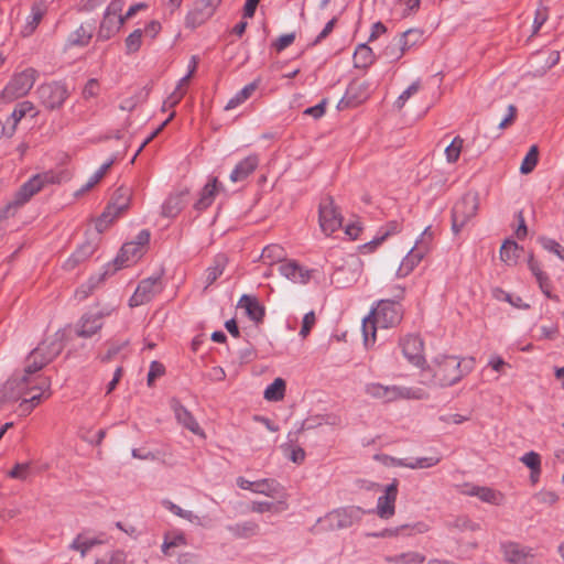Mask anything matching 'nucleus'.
<instances>
[{
    "mask_svg": "<svg viewBox=\"0 0 564 564\" xmlns=\"http://www.w3.org/2000/svg\"><path fill=\"white\" fill-rule=\"evenodd\" d=\"M279 271L281 275L294 283L306 284L311 279V270L293 260L281 263Z\"/></svg>",
    "mask_w": 564,
    "mask_h": 564,
    "instance_id": "22",
    "label": "nucleus"
},
{
    "mask_svg": "<svg viewBox=\"0 0 564 564\" xmlns=\"http://www.w3.org/2000/svg\"><path fill=\"white\" fill-rule=\"evenodd\" d=\"M519 245L516 241L507 240L500 248V259L508 265L517 263L519 258Z\"/></svg>",
    "mask_w": 564,
    "mask_h": 564,
    "instance_id": "40",
    "label": "nucleus"
},
{
    "mask_svg": "<svg viewBox=\"0 0 564 564\" xmlns=\"http://www.w3.org/2000/svg\"><path fill=\"white\" fill-rule=\"evenodd\" d=\"M123 7V0H111L106 7L97 31V41H108L121 30L124 24L122 19Z\"/></svg>",
    "mask_w": 564,
    "mask_h": 564,
    "instance_id": "3",
    "label": "nucleus"
},
{
    "mask_svg": "<svg viewBox=\"0 0 564 564\" xmlns=\"http://www.w3.org/2000/svg\"><path fill=\"white\" fill-rule=\"evenodd\" d=\"M503 557L512 564H523L529 557H532V549L522 546L516 542H506L501 544Z\"/></svg>",
    "mask_w": 564,
    "mask_h": 564,
    "instance_id": "25",
    "label": "nucleus"
},
{
    "mask_svg": "<svg viewBox=\"0 0 564 564\" xmlns=\"http://www.w3.org/2000/svg\"><path fill=\"white\" fill-rule=\"evenodd\" d=\"M432 240L433 232L431 231V226H427L415 240L414 247L402 259L398 269L399 276H406L413 271L427 252Z\"/></svg>",
    "mask_w": 564,
    "mask_h": 564,
    "instance_id": "8",
    "label": "nucleus"
},
{
    "mask_svg": "<svg viewBox=\"0 0 564 564\" xmlns=\"http://www.w3.org/2000/svg\"><path fill=\"white\" fill-rule=\"evenodd\" d=\"M260 82V78H257L253 82L243 86L227 101L225 110H232L241 104H243L247 99H249L251 95L254 93V90L259 87Z\"/></svg>",
    "mask_w": 564,
    "mask_h": 564,
    "instance_id": "34",
    "label": "nucleus"
},
{
    "mask_svg": "<svg viewBox=\"0 0 564 564\" xmlns=\"http://www.w3.org/2000/svg\"><path fill=\"white\" fill-rule=\"evenodd\" d=\"M163 373H164V367L158 361H152L150 365L149 372H148V384L152 386L155 378L162 376Z\"/></svg>",
    "mask_w": 564,
    "mask_h": 564,
    "instance_id": "63",
    "label": "nucleus"
},
{
    "mask_svg": "<svg viewBox=\"0 0 564 564\" xmlns=\"http://www.w3.org/2000/svg\"><path fill=\"white\" fill-rule=\"evenodd\" d=\"M285 382L282 378H276L264 390L263 397L268 401H280L284 398Z\"/></svg>",
    "mask_w": 564,
    "mask_h": 564,
    "instance_id": "42",
    "label": "nucleus"
},
{
    "mask_svg": "<svg viewBox=\"0 0 564 564\" xmlns=\"http://www.w3.org/2000/svg\"><path fill=\"white\" fill-rule=\"evenodd\" d=\"M397 496L398 485L394 480L386 486L383 495L377 500L376 512L381 519H390L395 513Z\"/></svg>",
    "mask_w": 564,
    "mask_h": 564,
    "instance_id": "18",
    "label": "nucleus"
},
{
    "mask_svg": "<svg viewBox=\"0 0 564 564\" xmlns=\"http://www.w3.org/2000/svg\"><path fill=\"white\" fill-rule=\"evenodd\" d=\"M365 391L372 398L381 399L386 402L395 400V386H383L381 383L371 382L366 384Z\"/></svg>",
    "mask_w": 564,
    "mask_h": 564,
    "instance_id": "35",
    "label": "nucleus"
},
{
    "mask_svg": "<svg viewBox=\"0 0 564 564\" xmlns=\"http://www.w3.org/2000/svg\"><path fill=\"white\" fill-rule=\"evenodd\" d=\"M36 79V70L26 68L15 74L2 90V98L12 101L25 96L33 87Z\"/></svg>",
    "mask_w": 564,
    "mask_h": 564,
    "instance_id": "9",
    "label": "nucleus"
},
{
    "mask_svg": "<svg viewBox=\"0 0 564 564\" xmlns=\"http://www.w3.org/2000/svg\"><path fill=\"white\" fill-rule=\"evenodd\" d=\"M479 207L477 193L464 194L452 209V230L458 235L463 228L474 218Z\"/></svg>",
    "mask_w": 564,
    "mask_h": 564,
    "instance_id": "4",
    "label": "nucleus"
},
{
    "mask_svg": "<svg viewBox=\"0 0 564 564\" xmlns=\"http://www.w3.org/2000/svg\"><path fill=\"white\" fill-rule=\"evenodd\" d=\"M438 456L411 458V469L431 468L440 463Z\"/></svg>",
    "mask_w": 564,
    "mask_h": 564,
    "instance_id": "51",
    "label": "nucleus"
},
{
    "mask_svg": "<svg viewBox=\"0 0 564 564\" xmlns=\"http://www.w3.org/2000/svg\"><path fill=\"white\" fill-rule=\"evenodd\" d=\"M294 33L283 34L272 44V46L275 48L276 52H282L288 46H290L294 42Z\"/></svg>",
    "mask_w": 564,
    "mask_h": 564,
    "instance_id": "61",
    "label": "nucleus"
},
{
    "mask_svg": "<svg viewBox=\"0 0 564 564\" xmlns=\"http://www.w3.org/2000/svg\"><path fill=\"white\" fill-rule=\"evenodd\" d=\"M318 221L321 230L326 236H330L341 227L343 217L338 213L333 197L325 196L322 198L318 207Z\"/></svg>",
    "mask_w": 564,
    "mask_h": 564,
    "instance_id": "13",
    "label": "nucleus"
},
{
    "mask_svg": "<svg viewBox=\"0 0 564 564\" xmlns=\"http://www.w3.org/2000/svg\"><path fill=\"white\" fill-rule=\"evenodd\" d=\"M474 367L473 357L459 359L457 356H437L422 370L420 382L427 387H452L471 372Z\"/></svg>",
    "mask_w": 564,
    "mask_h": 564,
    "instance_id": "2",
    "label": "nucleus"
},
{
    "mask_svg": "<svg viewBox=\"0 0 564 564\" xmlns=\"http://www.w3.org/2000/svg\"><path fill=\"white\" fill-rule=\"evenodd\" d=\"M420 89V82L415 80L405 90H403L400 96L398 97L395 105L398 108H402L404 104L419 91Z\"/></svg>",
    "mask_w": 564,
    "mask_h": 564,
    "instance_id": "56",
    "label": "nucleus"
},
{
    "mask_svg": "<svg viewBox=\"0 0 564 564\" xmlns=\"http://www.w3.org/2000/svg\"><path fill=\"white\" fill-rule=\"evenodd\" d=\"M99 94V83L96 78H90L84 89H83V97L85 99H89L93 97H96Z\"/></svg>",
    "mask_w": 564,
    "mask_h": 564,
    "instance_id": "62",
    "label": "nucleus"
},
{
    "mask_svg": "<svg viewBox=\"0 0 564 564\" xmlns=\"http://www.w3.org/2000/svg\"><path fill=\"white\" fill-rule=\"evenodd\" d=\"M221 0H198L195 4V10L189 12L186 18V23L195 28L209 19Z\"/></svg>",
    "mask_w": 564,
    "mask_h": 564,
    "instance_id": "21",
    "label": "nucleus"
},
{
    "mask_svg": "<svg viewBox=\"0 0 564 564\" xmlns=\"http://www.w3.org/2000/svg\"><path fill=\"white\" fill-rule=\"evenodd\" d=\"M47 10L48 6L43 0H37L32 3L30 14L26 17L25 23L21 29V35L23 37H29L35 32L42 19L47 13Z\"/></svg>",
    "mask_w": 564,
    "mask_h": 564,
    "instance_id": "20",
    "label": "nucleus"
},
{
    "mask_svg": "<svg viewBox=\"0 0 564 564\" xmlns=\"http://www.w3.org/2000/svg\"><path fill=\"white\" fill-rule=\"evenodd\" d=\"M47 174H37L25 182L15 195V204L26 203L34 194L42 189L44 184L48 182Z\"/></svg>",
    "mask_w": 564,
    "mask_h": 564,
    "instance_id": "23",
    "label": "nucleus"
},
{
    "mask_svg": "<svg viewBox=\"0 0 564 564\" xmlns=\"http://www.w3.org/2000/svg\"><path fill=\"white\" fill-rule=\"evenodd\" d=\"M463 140L458 137L454 138L449 145L445 149V155L448 163H455L462 151Z\"/></svg>",
    "mask_w": 564,
    "mask_h": 564,
    "instance_id": "50",
    "label": "nucleus"
},
{
    "mask_svg": "<svg viewBox=\"0 0 564 564\" xmlns=\"http://www.w3.org/2000/svg\"><path fill=\"white\" fill-rule=\"evenodd\" d=\"M404 529H408V527H394V528H386L381 531L377 532H367L365 533L368 538H380V539H387V538H397L400 535V532Z\"/></svg>",
    "mask_w": 564,
    "mask_h": 564,
    "instance_id": "55",
    "label": "nucleus"
},
{
    "mask_svg": "<svg viewBox=\"0 0 564 564\" xmlns=\"http://www.w3.org/2000/svg\"><path fill=\"white\" fill-rule=\"evenodd\" d=\"M187 545V539L185 534L180 530H174L171 532H166L164 534L163 543L161 545V551L164 555L170 554V549L172 547H178V546H186Z\"/></svg>",
    "mask_w": 564,
    "mask_h": 564,
    "instance_id": "37",
    "label": "nucleus"
},
{
    "mask_svg": "<svg viewBox=\"0 0 564 564\" xmlns=\"http://www.w3.org/2000/svg\"><path fill=\"white\" fill-rule=\"evenodd\" d=\"M286 253L282 246L272 243L263 248L261 259L264 263L280 262L285 258Z\"/></svg>",
    "mask_w": 564,
    "mask_h": 564,
    "instance_id": "41",
    "label": "nucleus"
},
{
    "mask_svg": "<svg viewBox=\"0 0 564 564\" xmlns=\"http://www.w3.org/2000/svg\"><path fill=\"white\" fill-rule=\"evenodd\" d=\"M237 485L243 490L274 498L282 491V486L275 479L264 478L257 481H250L243 477L237 478Z\"/></svg>",
    "mask_w": 564,
    "mask_h": 564,
    "instance_id": "17",
    "label": "nucleus"
},
{
    "mask_svg": "<svg viewBox=\"0 0 564 564\" xmlns=\"http://www.w3.org/2000/svg\"><path fill=\"white\" fill-rule=\"evenodd\" d=\"M225 529L236 540H247L257 536L260 533V525L254 520H245L229 523Z\"/></svg>",
    "mask_w": 564,
    "mask_h": 564,
    "instance_id": "24",
    "label": "nucleus"
},
{
    "mask_svg": "<svg viewBox=\"0 0 564 564\" xmlns=\"http://www.w3.org/2000/svg\"><path fill=\"white\" fill-rule=\"evenodd\" d=\"M228 262V257L225 253L214 257L213 263L205 271V289L213 285L223 275Z\"/></svg>",
    "mask_w": 564,
    "mask_h": 564,
    "instance_id": "32",
    "label": "nucleus"
},
{
    "mask_svg": "<svg viewBox=\"0 0 564 564\" xmlns=\"http://www.w3.org/2000/svg\"><path fill=\"white\" fill-rule=\"evenodd\" d=\"M538 163V148L535 145L531 147L527 155L524 156L521 166L520 172L522 174H528L533 171Z\"/></svg>",
    "mask_w": 564,
    "mask_h": 564,
    "instance_id": "48",
    "label": "nucleus"
},
{
    "mask_svg": "<svg viewBox=\"0 0 564 564\" xmlns=\"http://www.w3.org/2000/svg\"><path fill=\"white\" fill-rule=\"evenodd\" d=\"M95 31V22L82 23L75 31L70 32L67 40V47H85L89 44Z\"/></svg>",
    "mask_w": 564,
    "mask_h": 564,
    "instance_id": "26",
    "label": "nucleus"
},
{
    "mask_svg": "<svg viewBox=\"0 0 564 564\" xmlns=\"http://www.w3.org/2000/svg\"><path fill=\"white\" fill-rule=\"evenodd\" d=\"M400 527H408V529L402 530L399 536H413L429 531V525L424 522L405 523Z\"/></svg>",
    "mask_w": 564,
    "mask_h": 564,
    "instance_id": "54",
    "label": "nucleus"
},
{
    "mask_svg": "<svg viewBox=\"0 0 564 564\" xmlns=\"http://www.w3.org/2000/svg\"><path fill=\"white\" fill-rule=\"evenodd\" d=\"M259 165V159L256 154L246 156L243 160L238 162L231 171L229 178L231 182L237 183L245 181L251 175Z\"/></svg>",
    "mask_w": 564,
    "mask_h": 564,
    "instance_id": "28",
    "label": "nucleus"
},
{
    "mask_svg": "<svg viewBox=\"0 0 564 564\" xmlns=\"http://www.w3.org/2000/svg\"><path fill=\"white\" fill-rule=\"evenodd\" d=\"M361 273V261L358 257L350 254L340 267L333 273V281L338 288H347L355 283Z\"/></svg>",
    "mask_w": 564,
    "mask_h": 564,
    "instance_id": "15",
    "label": "nucleus"
},
{
    "mask_svg": "<svg viewBox=\"0 0 564 564\" xmlns=\"http://www.w3.org/2000/svg\"><path fill=\"white\" fill-rule=\"evenodd\" d=\"M96 248L97 245L95 242L88 240L85 241L65 261L64 268L73 270L76 265L89 259L96 251Z\"/></svg>",
    "mask_w": 564,
    "mask_h": 564,
    "instance_id": "31",
    "label": "nucleus"
},
{
    "mask_svg": "<svg viewBox=\"0 0 564 564\" xmlns=\"http://www.w3.org/2000/svg\"><path fill=\"white\" fill-rule=\"evenodd\" d=\"M381 55L390 63L397 62L402 57L399 46L393 40L383 48Z\"/></svg>",
    "mask_w": 564,
    "mask_h": 564,
    "instance_id": "58",
    "label": "nucleus"
},
{
    "mask_svg": "<svg viewBox=\"0 0 564 564\" xmlns=\"http://www.w3.org/2000/svg\"><path fill=\"white\" fill-rule=\"evenodd\" d=\"M62 338L63 336L59 333H55L53 337L41 341L26 357V360L31 362V367L43 369V367L53 361L63 350Z\"/></svg>",
    "mask_w": 564,
    "mask_h": 564,
    "instance_id": "5",
    "label": "nucleus"
},
{
    "mask_svg": "<svg viewBox=\"0 0 564 564\" xmlns=\"http://www.w3.org/2000/svg\"><path fill=\"white\" fill-rule=\"evenodd\" d=\"M142 29H135L124 40L126 53L128 55L137 53L142 45Z\"/></svg>",
    "mask_w": 564,
    "mask_h": 564,
    "instance_id": "46",
    "label": "nucleus"
},
{
    "mask_svg": "<svg viewBox=\"0 0 564 564\" xmlns=\"http://www.w3.org/2000/svg\"><path fill=\"white\" fill-rule=\"evenodd\" d=\"M476 497L479 498L484 502L498 505L500 501V494L495 491L494 489L489 487H481L479 488L478 492H476Z\"/></svg>",
    "mask_w": 564,
    "mask_h": 564,
    "instance_id": "53",
    "label": "nucleus"
},
{
    "mask_svg": "<svg viewBox=\"0 0 564 564\" xmlns=\"http://www.w3.org/2000/svg\"><path fill=\"white\" fill-rule=\"evenodd\" d=\"M403 356L414 366H421L424 361L423 341L417 335H406L400 340Z\"/></svg>",
    "mask_w": 564,
    "mask_h": 564,
    "instance_id": "19",
    "label": "nucleus"
},
{
    "mask_svg": "<svg viewBox=\"0 0 564 564\" xmlns=\"http://www.w3.org/2000/svg\"><path fill=\"white\" fill-rule=\"evenodd\" d=\"M163 290L162 276L160 274L151 275L141 280L129 300L131 307L141 306L152 301Z\"/></svg>",
    "mask_w": 564,
    "mask_h": 564,
    "instance_id": "12",
    "label": "nucleus"
},
{
    "mask_svg": "<svg viewBox=\"0 0 564 564\" xmlns=\"http://www.w3.org/2000/svg\"><path fill=\"white\" fill-rule=\"evenodd\" d=\"M162 506L169 510L170 512H172L173 514L182 518V519H185L187 520L188 522L191 523H194V524H197V525H202V520L198 516H196L193 511L191 510H185L183 508H181L180 506H177L176 503L172 502L171 500H163L162 501Z\"/></svg>",
    "mask_w": 564,
    "mask_h": 564,
    "instance_id": "38",
    "label": "nucleus"
},
{
    "mask_svg": "<svg viewBox=\"0 0 564 564\" xmlns=\"http://www.w3.org/2000/svg\"><path fill=\"white\" fill-rule=\"evenodd\" d=\"M395 400L398 399H412L423 400L427 398V393L422 388L414 387H400L395 386Z\"/></svg>",
    "mask_w": 564,
    "mask_h": 564,
    "instance_id": "44",
    "label": "nucleus"
},
{
    "mask_svg": "<svg viewBox=\"0 0 564 564\" xmlns=\"http://www.w3.org/2000/svg\"><path fill=\"white\" fill-rule=\"evenodd\" d=\"M37 94L42 105L50 110L59 109L69 96L66 85L61 82L40 86Z\"/></svg>",
    "mask_w": 564,
    "mask_h": 564,
    "instance_id": "14",
    "label": "nucleus"
},
{
    "mask_svg": "<svg viewBox=\"0 0 564 564\" xmlns=\"http://www.w3.org/2000/svg\"><path fill=\"white\" fill-rule=\"evenodd\" d=\"M30 475V464L29 463H18L8 473V476L14 479L25 480Z\"/></svg>",
    "mask_w": 564,
    "mask_h": 564,
    "instance_id": "57",
    "label": "nucleus"
},
{
    "mask_svg": "<svg viewBox=\"0 0 564 564\" xmlns=\"http://www.w3.org/2000/svg\"><path fill=\"white\" fill-rule=\"evenodd\" d=\"M110 314V308L88 311L84 313L74 326L76 336L83 338L93 337L102 328L105 317L109 316Z\"/></svg>",
    "mask_w": 564,
    "mask_h": 564,
    "instance_id": "11",
    "label": "nucleus"
},
{
    "mask_svg": "<svg viewBox=\"0 0 564 564\" xmlns=\"http://www.w3.org/2000/svg\"><path fill=\"white\" fill-rule=\"evenodd\" d=\"M150 237V231L142 229L133 240L126 242L113 261L115 270L135 263L143 256Z\"/></svg>",
    "mask_w": 564,
    "mask_h": 564,
    "instance_id": "6",
    "label": "nucleus"
},
{
    "mask_svg": "<svg viewBox=\"0 0 564 564\" xmlns=\"http://www.w3.org/2000/svg\"><path fill=\"white\" fill-rule=\"evenodd\" d=\"M220 187L221 185L218 183L217 177H212L202 188L199 198L195 203L194 207L199 212L208 208L213 204L215 196L219 192Z\"/></svg>",
    "mask_w": 564,
    "mask_h": 564,
    "instance_id": "29",
    "label": "nucleus"
},
{
    "mask_svg": "<svg viewBox=\"0 0 564 564\" xmlns=\"http://www.w3.org/2000/svg\"><path fill=\"white\" fill-rule=\"evenodd\" d=\"M496 297L499 300H503V301L508 302L509 304H511L513 307H517L520 310H528L530 307V305L524 303L520 296L512 295L502 290L498 291V294H496Z\"/></svg>",
    "mask_w": 564,
    "mask_h": 564,
    "instance_id": "52",
    "label": "nucleus"
},
{
    "mask_svg": "<svg viewBox=\"0 0 564 564\" xmlns=\"http://www.w3.org/2000/svg\"><path fill=\"white\" fill-rule=\"evenodd\" d=\"M560 497L555 491L552 490H541L535 495V500L539 503L552 506L558 501Z\"/></svg>",
    "mask_w": 564,
    "mask_h": 564,
    "instance_id": "59",
    "label": "nucleus"
},
{
    "mask_svg": "<svg viewBox=\"0 0 564 564\" xmlns=\"http://www.w3.org/2000/svg\"><path fill=\"white\" fill-rule=\"evenodd\" d=\"M182 207L177 197H169L162 205V215L167 218H173L178 215Z\"/></svg>",
    "mask_w": 564,
    "mask_h": 564,
    "instance_id": "49",
    "label": "nucleus"
},
{
    "mask_svg": "<svg viewBox=\"0 0 564 564\" xmlns=\"http://www.w3.org/2000/svg\"><path fill=\"white\" fill-rule=\"evenodd\" d=\"M538 284L545 297L554 302H560V297L556 294L552 293V283L549 276L538 281Z\"/></svg>",
    "mask_w": 564,
    "mask_h": 564,
    "instance_id": "60",
    "label": "nucleus"
},
{
    "mask_svg": "<svg viewBox=\"0 0 564 564\" xmlns=\"http://www.w3.org/2000/svg\"><path fill=\"white\" fill-rule=\"evenodd\" d=\"M375 61L372 50L367 44H359L354 54V64L357 68H366Z\"/></svg>",
    "mask_w": 564,
    "mask_h": 564,
    "instance_id": "39",
    "label": "nucleus"
},
{
    "mask_svg": "<svg viewBox=\"0 0 564 564\" xmlns=\"http://www.w3.org/2000/svg\"><path fill=\"white\" fill-rule=\"evenodd\" d=\"M120 198L110 203L105 212L96 220V230L98 232L105 231L108 226L128 207L129 189L119 188Z\"/></svg>",
    "mask_w": 564,
    "mask_h": 564,
    "instance_id": "16",
    "label": "nucleus"
},
{
    "mask_svg": "<svg viewBox=\"0 0 564 564\" xmlns=\"http://www.w3.org/2000/svg\"><path fill=\"white\" fill-rule=\"evenodd\" d=\"M528 267L531 271V273L534 275L536 282L549 276L542 269L540 263L534 260V258L531 256L528 261Z\"/></svg>",
    "mask_w": 564,
    "mask_h": 564,
    "instance_id": "64",
    "label": "nucleus"
},
{
    "mask_svg": "<svg viewBox=\"0 0 564 564\" xmlns=\"http://www.w3.org/2000/svg\"><path fill=\"white\" fill-rule=\"evenodd\" d=\"M377 322L373 319V317L369 314L367 317L362 319V335H364V343L365 346L368 347L369 345H373L376 341V333L378 328Z\"/></svg>",
    "mask_w": 564,
    "mask_h": 564,
    "instance_id": "43",
    "label": "nucleus"
},
{
    "mask_svg": "<svg viewBox=\"0 0 564 564\" xmlns=\"http://www.w3.org/2000/svg\"><path fill=\"white\" fill-rule=\"evenodd\" d=\"M238 307L243 308L247 316L254 323L261 322L264 317V307L254 296L243 294L238 302Z\"/></svg>",
    "mask_w": 564,
    "mask_h": 564,
    "instance_id": "30",
    "label": "nucleus"
},
{
    "mask_svg": "<svg viewBox=\"0 0 564 564\" xmlns=\"http://www.w3.org/2000/svg\"><path fill=\"white\" fill-rule=\"evenodd\" d=\"M174 415L176 421L183 425L185 429L191 431L192 433L196 435L204 436V432L202 427L199 426L196 419L193 416V414L180 402L175 401L172 405Z\"/></svg>",
    "mask_w": 564,
    "mask_h": 564,
    "instance_id": "27",
    "label": "nucleus"
},
{
    "mask_svg": "<svg viewBox=\"0 0 564 564\" xmlns=\"http://www.w3.org/2000/svg\"><path fill=\"white\" fill-rule=\"evenodd\" d=\"M366 511L357 506H347L334 509L318 521L326 524L328 530H341L352 527L361 521Z\"/></svg>",
    "mask_w": 564,
    "mask_h": 564,
    "instance_id": "7",
    "label": "nucleus"
},
{
    "mask_svg": "<svg viewBox=\"0 0 564 564\" xmlns=\"http://www.w3.org/2000/svg\"><path fill=\"white\" fill-rule=\"evenodd\" d=\"M33 110L34 106L32 102L26 100L19 102L12 111L10 118L8 119V132L13 134L20 120L24 118L28 113L33 112Z\"/></svg>",
    "mask_w": 564,
    "mask_h": 564,
    "instance_id": "36",
    "label": "nucleus"
},
{
    "mask_svg": "<svg viewBox=\"0 0 564 564\" xmlns=\"http://www.w3.org/2000/svg\"><path fill=\"white\" fill-rule=\"evenodd\" d=\"M42 369L31 367L25 360L22 371H17L0 390V405L7 401L21 400L20 408L30 413L51 388V380L40 373Z\"/></svg>",
    "mask_w": 564,
    "mask_h": 564,
    "instance_id": "1",
    "label": "nucleus"
},
{
    "mask_svg": "<svg viewBox=\"0 0 564 564\" xmlns=\"http://www.w3.org/2000/svg\"><path fill=\"white\" fill-rule=\"evenodd\" d=\"M520 460L528 467L531 469L532 471V476L535 474V475H540L541 473V457L538 453L531 451V452H528L525 454H523L521 457H520Z\"/></svg>",
    "mask_w": 564,
    "mask_h": 564,
    "instance_id": "47",
    "label": "nucleus"
},
{
    "mask_svg": "<svg viewBox=\"0 0 564 564\" xmlns=\"http://www.w3.org/2000/svg\"><path fill=\"white\" fill-rule=\"evenodd\" d=\"M538 241L545 251L553 253L560 260L564 261V247L561 246L555 239L541 236L538 238Z\"/></svg>",
    "mask_w": 564,
    "mask_h": 564,
    "instance_id": "45",
    "label": "nucleus"
},
{
    "mask_svg": "<svg viewBox=\"0 0 564 564\" xmlns=\"http://www.w3.org/2000/svg\"><path fill=\"white\" fill-rule=\"evenodd\" d=\"M423 37V31L420 29H409L403 32L398 39H393L395 44H398L400 53L402 56L414 47L419 42H421Z\"/></svg>",
    "mask_w": 564,
    "mask_h": 564,
    "instance_id": "33",
    "label": "nucleus"
},
{
    "mask_svg": "<svg viewBox=\"0 0 564 564\" xmlns=\"http://www.w3.org/2000/svg\"><path fill=\"white\" fill-rule=\"evenodd\" d=\"M370 315L380 328L394 327L402 321V305L395 301L381 300L377 307L371 310Z\"/></svg>",
    "mask_w": 564,
    "mask_h": 564,
    "instance_id": "10",
    "label": "nucleus"
}]
</instances>
